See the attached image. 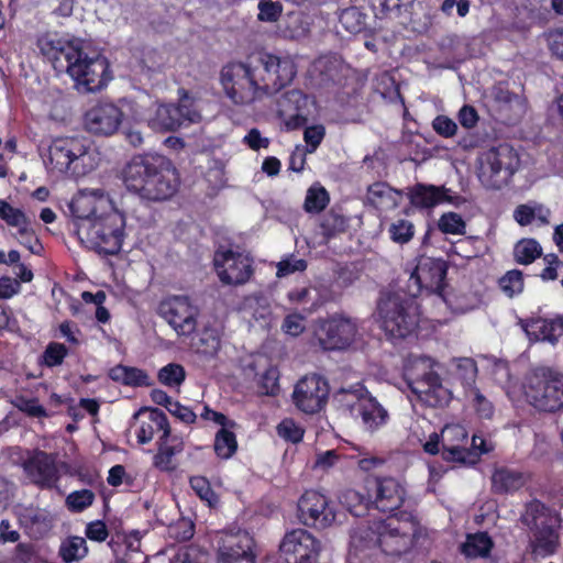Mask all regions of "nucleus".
<instances>
[{
  "instance_id": "obj_1",
  "label": "nucleus",
  "mask_w": 563,
  "mask_h": 563,
  "mask_svg": "<svg viewBox=\"0 0 563 563\" xmlns=\"http://www.w3.org/2000/svg\"><path fill=\"white\" fill-rule=\"evenodd\" d=\"M296 75L297 66L290 57L262 53L255 65L251 62H229L223 65L220 82L233 103L247 106L278 92Z\"/></svg>"
},
{
  "instance_id": "obj_2",
  "label": "nucleus",
  "mask_w": 563,
  "mask_h": 563,
  "mask_svg": "<svg viewBox=\"0 0 563 563\" xmlns=\"http://www.w3.org/2000/svg\"><path fill=\"white\" fill-rule=\"evenodd\" d=\"M122 180L128 191L147 202L170 200L181 183L172 159L157 153L133 155L122 169Z\"/></svg>"
},
{
  "instance_id": "obj_3",
  "label": "nucleus",
  "mask_w": 563,
  "mask_h": 563,
  "mask_svg": "<svg viewBox=\"0 0 563 563\" xmlns=\"http://www.w3.org/2000/svg\"><path fill=\"white\" fill-rule=\"evenodd\" d=\"M418 526L411 512L399 511L386 519L372 521L362 538L373 542L386 555L399 556L413 547Z\"/></svg>"
},
{
  "instance_id": "obj_4",
  "label": "nucleus",
  "mask_w": 563,
  "mask_h": 563,
  "mask_svg": "<svg viewBox=\"0 0 563 563\" xmlns=\"http://www.w3.org/2000/svg\"><path fill=\"white\" fill-rule=\"evenodd\" d=\"M380 327L390 339H406L413 334L420 322V306L411 294L389 291L377 302Z\"/></svg>"
},
{
  "instance_id": "obj_5",
  "label": "nucleus",
  "mask_w": 563,
  "mask_h": 563,
  "mask_svg": "<svg viewBox=\"0 0 563 563\" xmlns=\"http://www.w3.org/2000/svg\"><path fill=\"white\" fill-rule=\"evenodd\" d=\"M97 154L85 136L56 137L48 147V165L59 174L82 177L98 166Z\"/></svg>"
},
{
  "instance_id": "obj_6",
  "label": "nucleus",
  "mask_w": 563,
  "mask_h": 563,
  "mask_svg": "<svg viewBox=\"0 0 563 563\" xmlns=\"http://www.w3.org/2000/svg\"><path fill=\"white\" fill-rule=\"evenodd\" d=\"M521 522L529 529V548L537 556H551L560 547V515L539 499L526 504Z\"/></svg>"
},
{
  "instance_id": "obj_7",
  "label": "nucleus",
  "mask_w": 563,
  "mask_h": 563,
  "mask_svg": "<svg viewBox=\"0 0 563 563\" xmlns=\"http://www.w3.org/2000/svg\"><path fill=\"white\" fill-rule=\"evenodd\" d=\"M523 395L539 411L556 412L563 409V374L547 366L532 368L525 377Z\"/></svg>"
},
{
  "instance_id": "obj_8",
  "label": "nucleus",
  "mask_w": 563,
  "mask_h": 563,
  "mask_svg": "<svg viewBox=\"0 0 563 563\" xmlns=\"http://www.w3.org/2000/svg\"><path fill=\"white\" fill-rule=\"evenodd\" d=\"M78 233L82 234L89 249L98 254L117 255L122 249L125 238V218L114 208L100 212L99 218L88 225L77 224Z\"/></svg>"
},
{
  "instance_id": "obj_9",
  "label": "nucleus",
  "mask_w": 563,
  "mask_h": 563,
  "mask_svg": "<svg viewBox=\"0 0 563 563\" xmlns=\"http://www.w3.org/2000/svg\"><path fill=\"white\" fill-rule=\"evenodd\" d=\"M520 165L517 150L507 143L499 144L481 155L478 178L485 188L500 190L512 181Z\"/></svg>"
},
{
  "instance_id": "obj_10",
  "label": "nucleus",
  "mask_w": 563,
  "mask_h": 563,
  "mask_svg": "<svg viewBox=\"0 0 563 563\" xmlns=\"http://www.w3.org/2000/svg\"><path fill=\"white\" fill-rule=\"evenodd\" d=\"M357 330L354 318L344 313H333L317 321L314 338L324 351H342L354 342Z\"/></svg>"
},
{
  "instance_id": "obj_11",
  "label": "nucleus",
  "mask_w": 563,
  "mask_h": 563,
  "mask_svg": "<svg viewBox=\"0 0 563 563\" xmlns=\"http://www.w3.org/2000/svg\"><path fill=\"white\" fill-rule=\"evenodd\" d=\"M178 104L161 103L150 111L146 122L150 129L155 132H175L185 123L197 122L200 114L192 109V100L186 90Z\"/></svg>"
},
{
  "instance_id": "obj_12",
  "label": "nucleus",
  "mask_w": 563,
  "mask_h": 563,
  "mask_svg": "<svg viewBox=\"0 0 563 563\" xmlns=\"http://www.w3.org/2000/svg\"><path fill=\"white\" fill-rule=\"evenodd\" d=\"M448 263L442 258L422 256L408 279V292L416 298L423 290L428 294H441L445 288Z\"/></svg>"
},
{
  "instance_id": "obj_13",
  "label": "nucleus",
  "mask_w": 563,
  "mask_h": 563,
  "mask_svg": "<svg viewBox=\"0 0 563 563\" xmlns=\"http://www.w3.org/2000/svg\"><path fill=\"white\" fill-rule=\"evenodd\" d=\"M157 313L178 335H190L196 331L198 308L188 296H170L163 299L157 307Z\"/></svg>"
},
{
  "instance_id": "obj_14",
  "label": "nucleus",
  "mask_w": 563,
  "mask_h": 563,
  "mask_svg": "<svg viewBox=\"0 0 563 563\" xmlns=\"http://www.w3.org/2000/svg\"><path fill=\"white\" fill-rule=\"evenodd\" d=\"M110 74V65L104 56L100 54L88 56L82 51L78 63L70 67L69 76L85 91L95 92L107 86L111 79Z\"/></svg>"
},
{
  "instance_id": "obj_15",
  "label": "nucleus",
  "mask_w": 563,
  "mask_h": 563,
  "mask_svg": "<svg viewBox=\"0 0 563 563\" xmlns=\"http://www.w3.org/2000/svg\"><path fill=\"white\" fill-rule=\"evenodd\" d=\"M329 384L318 374L306 375L300 378L291 395L292 402L298 410L313 415L323 409L329 398Z\"/></svg>"
},
{
  "instance_id": "obj_16",
  "label": "nucleus",
  "mask_w": 563,
  "mask_h": 563,
  "mask_svg": "<svg viewBox=\"0 0 563 563\" xmlns=\"http://www.w3.org/2000/svg\"><path fill=\"white\" fill-rule=\"evenodd\" d=\"M213 264L219 279L225 285H243L254 273L253 260L247 254L231 249L217 250Z\"/></svg>"
},
{
  "instance_id": "obj_17",
  "label": "nucleus",
  "mask_w": 563,
  "mask_h": 563,
  "mask_svg": "<svg viewBox=\"0 0 563 563\" xmlns=\"http://www.w3.org/2000/svg\"><path fill=\"white\" fill-rule=\"evenodd\" d=\"M297 508L299 521L307 527L323 529L335 520L334 506L325 495L314 489L301 495Z\"/></svg>"
},
{
  "instance_id": "obj_18",
  "label": "nucleus",
  "mask_w": 563,
  "mask_h": 563,
  "mask_svg": "<svg viewBox=\"0 0 563 563\" xmlns=\"http://www.w3.org/2000/svg\"><path fill=\"white\" fill-rule=\"evenodd\" d=\"M22 468L30 482L40 489L56 488L60 481L55 454L40 449L27 452Z\"/></svg>"
},
{
  "instance_id": "obj_19",
  "label": "nucleus",
  "mask_w": 563,
  "mask_h": 563,
  "mask_svg": "<svg viewBox=\"0 0 563 563\" xmlns=\"http://www.w3.org/2000/svg\"><path fill=\"white\" fill-rule=\"evenodd\" d=\"M319 552V540L301 528L287 532L279 544V554L285 563H316Z\"/></svg>"
},
{
  "instance_id": "obj_20",
  "label": "nucleus",
  "mask_w": 563,
  "mask_h": 563,
  "mask_svg": "<svg viewBox=\"0 0 563 563\" xmlns=\"http://www.w3.org/2000/svg\"><path fill=\"white\" fill-rule=\"evenodd\" d=\"M37 46L56 70H65L68 75L84 51L82 41L79 38L65 40L49 35L40 37Z\"/></svg>"
},
{
  "instance_id": "obj_21",
  "label": "nucleus",
  "mask_w": 563,
  "mask_h": 563,
  "mask_svg": "<svg viewBox=\"0 0 563 563\" xmlns=\"http://www.w3.org/2000/svg\"><path fill=\"white\" fill-rule=\"evenodd\" d=\"M312 100L299 89L285 91L277 101V112L286 130L295 131L306 126Z\"/></svg>"
},
{
  "instance_id": "obj_22",
  "label": "nucleus",
  "mask_w": 563,
  "mask_h": 563,
  "mask_svg": "<svg viewBox=\"0 0 563 563\" xmlns=\"http://www.w3.org/2000/svg\"><path fill=\"white\" fill-rule=\"evenodd\" d=\"M124 113L111 102H99L84 114L86 130L98 136H111L118 132Z\"/></svg>"
},
{
  "instance_id": "obj_23",
  "label": "nucleus",
  "mask_w": 563,
  "mask_h": 563,
  "mask_svg": "<svg viewBox=\"0 0 563 563\" xmlns=\"http://www.w3.org/2000/svg\"><path fill=\"white\" fill-rule=\"evenodd\" d=\"M367 488L373 492L374 508L382 512L398 510L405 499V487L394 477L367 478Z\"/></svg>"
},
{
  "instance_id": "obj_24",
  "label": "nucleus",
  "mask_w": 563,
  "mask_h": 563,
  "mask_svg": "<svg viewBox=\"0 0 563 563\" xmlns=\"http://www.w3.org/2000/svg\"><path fill=\"white\" fill-rule=\"evenodd\" d=\"M456 437L461 438L462 444H449L443 438L442 442V459L446 462L460 463V464H475L481 455L486 454L490 451L487 448L484 439L479 438V445L477 444V438L473 437L472 445L473 449L466 448L468 442L467 432L464 428L455 426L450 429Z\"/></svg>"
},
{
  "instance_id": "obj_25",
  "label": "nucleus",
  "mask_w": 563,
  "mask_h": 563,
  "mask_svg": "<svg viewBox=\"0 0 563 563\" xmlns=\"http://www.w3.org/2000/svg\"><path fill=\"white\" fill-rule=\"evenodd\" d=\"M133 420L137 423L135 435L139 444L150 443L157 432L159 438H170L172 429L166 413L153 407H142L134 415Z\"/></svg>"
},
{
  "instance_id": "obj_26",
  "label": "nucleus",
  "mask_w": 563,
  "mask_h": 563,
  "mask_svg": "<svg viewBox=\"0 0 563 563\" xmlns=\"http://www.w3.org/2000/svg\"><path fill=\"white\" fill-rule=\"evenodd\" d=\"M106 208H112L110 200L106 197L103 190L97 189L91 192H79L70 203L71 216L79 220L78 224L88 225L92 220L99 218V211L104 212Z\"/></svg>"
},
{
  "instance_id": "obj_27",
  "label": "nucleus",
  "mask_w": 563,
  "mask_h": 563,
  "mask_svg": "<svg viewBox=\"0 0 563 563\" xmlns=\"http://www.w3.org/2000/svg\"><path fill=\"white\" fill-rule=\"evenodd\" d=\"M409 388L418 396V399L430 407H442L448 402L449 391L442 385L440 375L428 371L417 379L408 383Z\"/></svg>"
},
{
  "instance_id": "obj_28",
  "label": "nucleus",
  "mask_w": 563,
  "mask_h": 563,
  "mask_svg": "<svg viewBox=\"0 0 563 563\" xmlns=\"http://www.w3.org/2000/svg\"><path fill=\"white\" fill-rule=\"evenodd\" d=\"M401 197V190L393 188L386 181H375L367 187L364 203L377 211L386 212L396 209Z\"/></svg>"
},
{
  "instance_id": "obj_29",
  "label": "nucleus",
  "mask_w": 563,
  "mask_h": 563,
  "mask_svg": "<svg viewBox=\"0 0 563 563\" xmlns=\"http://www.w3.org/2000/svg\"><path fill=\"white\" fill-rule=\"evenodd\" d=\"M219 552L256 556L253 536L242 529L224 531L219 542Z\"/></svg>"
},
{
  "instance_id": "obj_30",
  "label": "nucleus",
  "mask_w": 563,
  "mask_h": 563,
  "mask_svg": "<svg viewBox=\"0 0 563 563\" xmlns=\"http://www.w3.org/2000/svg\"><path fill=\"white\" fill-rule=\"evenodd\" d=\"M53 516L46 509L26 507L19 516L21 526L34 538H42L53 528Z\"/></svg>"
},
{
  "instance_id": "obj_31",
  "label": "nucleus",
  "mask_w": 563,
  "mask_h": 563,
  "mask_svg": "<svg viewBox=\"0 0 563 563\" xmlns=\"http://www.w3.org/2000/svg\"><path fill=\"white\" fill-rule=\"evenodd\" d=\"M490 481L494 494L506 495L521 489L527 483V477L520 471L501 466L494 471Z\"/></svg>"
},
{
  "instance_id": "obj_32",
  "label": "nucleus",
  "mask_w": 563,
  "mask_h": 563,
  "mask_svg": "<svg viewBox=\"0 0 563 563\" xmlns=\"http://www.w3.org/2000/svg\"><path fill=\"white\" fill-rule=\"evenodd\" d=\"M365 492L347 488L340 495V501L346 507L349 512L354 517H362L374 507L373 492L367 488V479L365 481Z\"/></svg>"
},
{
  "instance_id": "obj_33",
  "label": "nucleus",
  "mask_w": 563,
  "mask_h": 563,
  "mask_svg": "<svg viewBox=\"0 0 563 563\" xmlns=\"http://www.w3.org/2000/svg\"><path fill=\"white\" fill-rule=\"evenodd\" d=\"M355 417H361L364 426L369 430H376L385 424L388 419L387 410L378 402V400L369 394L363 399Z\"/></svg>"
},
{
  "instance_id": "obj_34",
  "label": "nucleus",
  "mask_w": 563,
  "mask_h": 563,
  "mask_svg": "<svg viewBox=\"0 0 563 563\" xmlns=\"http://www.w3.org/2000/svg\"><path fill=\"white\" fill-rule=\"evenodd\" d=\"M441 190L439 186L418 183L407 194L409 202L419 210L432 209L440 205Z\"/></svg>"
},
{
  "instance_id": "obj_35",
  "label": "nucleus",
  "mask_w": 563,
  "mask_h": 563,
  "mask_svg": "<svg viewBox=\"0 0 563 563\" xmlns=\"http://www.w3.org/2000/svg\"><path fill=\"white\" fill-rule=\"evenodd\" d=\"M197 354L207 358H214L221 349V335L219 331L211 327H205L192 343Z\"/></svg>"
},
{
  "instance_id": "obj_36",
  "label": "nucleus",
  "mask_w": 563,
  "mask_h": 563,
  "mask_svg": "<svg viewBox=\"0 0 563 563\" xmlns=\"http://www.w3.org/2000/svg\"><path fill=\"white\" fill-rule=\"evenodd\" d=\"M494 548V542L487 532L468 534L461 545V552L470 559L487 558Z\"/></svg>"
},
{
  "instance_id": "obj_37",
  "label": "nucleus",
  "mask_w": 563,
  "mask_h": 563,
  "mask_svg": "<svg viewBox=\"0 0 563 563\" xmlns=\"http://www.w3.org/2000/svg\"><path fill=\"white\" fill-rule=\"evenodd\" d=\"M184 446L181 442L170 444L169 438H159L157 441V452L153 456V465L163 472H173L176 465L173 463V459L176 454L183 451Z\"/></svg>"
},
{
  "instance_id": "obj_38",
  "label": "nucleus",
  "mask_w": 563,
  "mask_h": 563,
  "mask_svg": "<svg viewBox=\"0 0 563 563\" xmlns=\"http://www.w3.org/2000/svg\"><path fill=\"white\" fill-rule=\"evenodd\" d=\"M369 394L362 383H356L349 388H341L336 394V399L342 408L355 416L363 399L367 398Z\"/></svg>"
},
{
  "instance_id": "obj_39",
  "label": "nucleus",
  "mask_w": 563,
  "mask_h": 563,
  "mask_svg": "<svg viewBox=\"0 0 563 563\" xmlns=\"http://www.w3.org/2000/svg\"><path fill=\"white\" fill-rule=\"evenodd\" d=\"M531 327L540 332L542 340L555 344L563 334V316L550 320L534 319L531 321Z\"/></svg>"
},
{
  "instance_id": "obj_40",
  "label": "nucleus",
  "mask_w": 563,
  "mask_h": 563,
  "mask_svg": "<svg viewBox=\"0 0 563 563\" xmlns=\"http://www.w3.org/2000/svg\"><path fill=\"white\" fill-rule=\"evenodd\" d=\"M542 255V247L534 239H522L515 244L514 257L518 264L529 265Z\"/></svg>"
},
{
  "instance_id": "obj_41",
  "label": "nucleus",
  "mask_w": 563,
  "mask_h": 563,
  "mask_svg": "<svg viewBox=\"0 0 563 563\" xmlns=\"http://www.w3.org/2000/svg\"><path fill=\"white\" fill-rule=\"evenodd\" d=\"M238 450V441L234 432L221 428L214 438V452L220 459H230Z\"/></svg>"
},
{
  "instance_id": "obj_42",
  "label": "nucleus",
  "mask_w": 563,
  "mask_h": 563,
  "mask_svg": "<svg viewBox=\"0 0 563 563\" xmlns=\"http://www.w3.org/2000/svg\"><path fill=\"white\" fill-rule=\"evenodd\" d=\"M189 485L200 500L205 501L210 508H214L219 504V497L207 477L200 475L190 476Z\"/></svg>"
},
{
  "instance_id": "obj_43",
  "label": "nucleus",
  "mask_w": 563,
  "mask_h": 563,
  "mask_svg": "<svg viewBox=\"0 0 563 563\" xmlns=\"http://www.w3.org/2000/svg\"><path fill=\"white\" fill-rule=\"evenodd\" d=\"M438 229L443 234L463 235L466 232V222L461 214L449 211L440 216Z\"/></svg>"
},
{
  "instance_id": "obj_44",
  "label": "nucleus",
  "mask_w": 563,
  "mask_h": 563,
  "mask_svg": "<svg viewBox=\"0 0 563 563\" xmlns=\"http://www.w3.org/2000/svg\"><path fill=\"white\" fill-rule=\"evenodd\" d=\"M16 229V235L20 244L27 249L31 253L41 255L44 247L38 236L36 235L35 230L32 228L31 219H29L25 223L18 227Z\"/></svg>"
},
{
  "instance_id": "obj_45",
  "label": "nucleus",
  "mask_w": 563,
  "mask_h": 563,
  "mask_svg": "<svg viewBox=\"0 0 563 563\" xmlns=\"http://www.w3.org/2000/svg\"><path fill=\"white\" fill-rule=\"evenodd\" d=\"M330 201L328 191L323 187H311L307 191L303 208L308 213H320Z\"/></svg>"
},
{
  "instance_id": "obj_46",
  "label": "nucleus",
  "mask_w": 563,
  "mask_h": 563,
  "mask_svg": "<svg viewBox=\"0 0 563 563\" xmlns=\"http://www.w3.org/2000/svg\"><path fill=\"white\" fill-rule=\"evenodd\" d=\"M157 378L165 386L177 387L185 380L186 372L183 365L169 363L158 371Z\"/></svg>"
},
{
  "instance_id": "obj_47",
  "label": "nucleus",
  "mask_w": 563,
  "mask_h": 563,
  "mask_svg": "<svg viewBox=\"0 0 563 563\" xmlns=\"http://www.w3.org/2000/svg\"><path fill=\"white\" fill-rule=\"evenodd\" d=\"M95 493L90 489H80L71 492L66 497V507L71 512H81L90 507L95 501Z\"/></svg>"
},
{
  "instance_id": "obj_48",
  "label": "nucleus",
  "mask_w": 563,
  "mask_h": 563,
  "mask_svg": "<svg viewBox=\"0 0 563 563\" xmlns=\"http://www.w3.org/2000/svg\"><path fill=\"white\" fill-rule=\"evenodd\" d=\"M29 219L23 210L13 207L4 199H0V220L4 221L8 227L18 228Z\"/></svg>"
},
{
  "instance_id": "obj_49",
  "label": "nucleus",
  "mask_w": 563,
  "mask_h": 563,
  "mask_svg": "<svg viewBox=\"0 0 563 563\" xmlns=\"http://www.w3.org/2000/svg\"><path fill=\"white\" fill-rule=\"evenodd\" d=\"M501 290L509 297L520 294L523 290V275L519 269L508 271L498 282Z\"/></svg>"
},
{
  "instance_id": "obj_50",
  "label": "nucleus",
  "mask_w": 563,
  "mask_h": 563,
  "mask_svg": "<svg viewBox=\"0 0 563 563\" xmlns=\"http://www.w3.org/2000/svg\"><path fill=\"white\" fill-rule=\"evenodd\" d=\"M388 233L393 242L406 244L415 235V225L409 220L399 219L390 224Z\"/></svg>"
},
{
  "instance_id": "obj_51",
  "label": "nucleus",
  "mask_w": 563,
  "mask_h": 563,
  "mask_svg": "<svg viewBox=\"0 0 563 563\" xmlns=\"http://www.w3.org/2000/svg\"><path fill=\"white\" fill-rule=\"evenodd\" d=\"M368 4L377 19L398 16L401 8L407 7L400 0H368Z\"/></svg>"
},
{
  "instance_id": "obj_52",
  "label": "nucleus",
  "mask_w": 563,
  "mask_h": 563,
  "mask_svg": "<svg viewBox=\"0 0 563 563\" xmlns=\"http://www.w3.org/2000/svg\"><path fill=\"white\" fill-rule=\"evenodd\" d=\"M277 433L285 441L296 444L302 441L305 430L294 419L285 418L278 423Z\"/></svg>"
},
{
  "instance_id": "obj_53",
  "label": "nucleus",
  "mask_w": 563,
  "mask_h": 563,
  "mask_svg": "<svg viewBox=\"0 0 563 563\" xmlns=\"http://www.w3.org/2000/svg\"><path fill=\"white\" fill-rule=\"evenodd\" d=\"M68 355V349L65 344L58 342H51L43 352V364L47 367H55L62 365L65 357Z\"/></svg>"
},
{
  "instance_id": "obj_54",
  "label": "nucleus",
  "mask_w": 563,
  "mask_h": 563,
  "mask_svg": "<svg viewBox=\"0 0 563 563\" xmlns=\"http://www.w3.org/2000/svg\"><path fill=\"white\" fill-rule=\"evenodd\" d=\"M346 228V219L333 211L328 212L322 221L321 229L325 236L331 238L335 234L345 231Z\"/></svg>"
},
{
  "instance_id": "obj_55",
  "label": "nucleus",
  "mask_w": 563,
  "mask_h": 563,
  "mask_svg": "<svg viewBox=\"0 0 563 563\" xmlns=\"http://www.w3.org/2000/svg\"><path fill=\"white\" fill-rule=\"evenodd\" d=\"M169 534L177 542L189 541L195 534V523L189 518H180L169 527Z\"/></svg>"
},
{
  "instance_id": "obj_56",
  "label": "nucleus",
  "mask_w": 563,
  "mask_h": 563,
  "mask_svg": "<svg viewBox=\"0 0 563 563\" xmlns=\"http://www.w3.org/2000/svg\"><path fill=\"white\" fill-rule=\"evenodd\" d=\"M257 8V19L262 22H277L283 13V4L279 1L261 0Z\"/></svg>"
},
{
  "instance_id": "obj_57",
  "label": "nucleus",
  "mask_w": 563,
  "mask_h": 563,
  "mask_svg": "<svg viewBox=\"0 0 563 563\" xmlns=\"http://www.w3.org/2000/svg\"><path fill=\"white\" fill-rule=\"evenodd\" d=\"M279 373L274 366L266 368L260 376L258 386L263 394L268 396H275L279 391L278 384Z\"/></svg>"
},
{
  "instance_id": "obj_58",
  "label": "nucleus",
  "mask_w": 563,
  "mask_h": 563,
  "mask_svg": "<svg viewBox=\"0 0 563 563\" xmlns=\"http://www.w3.org/2000/svg\"><path fill=\"white\" fill-rule=\"evenodd\" d=\"M340 22L344 25V27L347 31L352 33H357L362 31L365 24L364 16L355 7H351L343 10V12L340 15Z\"/></svg>"
},
{
  "instance_id": "obj_59",
  "label": "nucleus",
  "mask_w": 563,
  "mask_h": 563,
  "mask_svg": "<svg viewBox=\"0 0 563 563\" xmlns=\"http://www.w3.org/2000/svg\"><path fill=\"white\" fill-rule=\"evenodd\" d=\"M325 136V128L322 124H314L306 126L303 131V140L307 145V151L313 153L317 151L319 145L322 143Z\"/></svg>"
},
{
  "instance_id": "obj_60",
  "label": "nucleus",
  "mask_w": 563,
  "mask_h": 563,
  "mask_svg": "<svg viewBox=\"0 0 563 563\" xmlns=\"http://www.w3.org/2000/svg\"><path fill=\"white\" fill-rule=\"evenodd\" d=\"M432 129L433 131L444 137H453L457 132V124L455 121L448 115L439 114L432 120Z\"/></svg>"
},
{
  "instance_id": "obj_61",
  "label": "nucleus",
  "mask_w": 563,
  "mask_h": 563,
  "mask_svg": "<svg viewBox=\"0 0 563 563\" xmlns=\"http://www.w3.org/2000/svg\"><path fill=\"white\" fill-rule=\"evenodd\" d=\"M456 375L463 380V384H474L477 376L476 362L470 357L460 358L456 366Z\"/></svg>"
},
{
  "instance_id": "obj_62",
  "label": "nucleus",
  "mask_w": 563,
  "mask_h": 563,
  "mask_svg": "<svg viewBox=\"0 0 563 563\" xmlns=\"http://www.w3.org/2000/svg\"><path fill=\"white\" fill-rule=\"evenodd\" d=\"M123 385L131 387H148L152 383L145 371L128 366Z\"/></svg>"
},
{
  "instance_id": "obj_63",
  "label": "nucleus",
  "mask_w": 563,
  "mask_h": 563,
  "mask_svg": "<svg viewBox=\"0 0 563 563\" xmlns=\"http://www.w3.org/2000/svg\"><path fill=\"white\" fill-rule=\"evenodd\" d=\"M307 268V262L302 258H286L277 265V276L286 277L296 272H303Z\"/></svg>"
},
{
  "instance_id": "obj_64",
  "label": "nucleus",
  "mask_w": 563,
  "mask_h": 563,
  "mask_svg": "<svg viewBox=\"0 0 563 563\" xmlns=\"http://www.w3.org/2000/svg\"><path fill=\"white\" fill-rule=\"evenodd\" d=\"M305 317L299 313L287 314L283 321V330L291 336H298L305 331Z\"/></svg>"
}]
</instances>
